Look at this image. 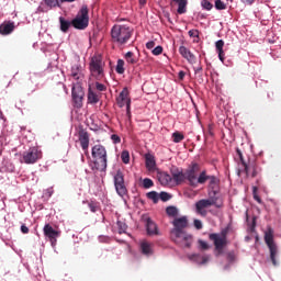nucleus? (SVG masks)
<instances>
[{
	"mask_svg": "<svg viewBox=\"0 0 281 281\" xmlns=\"http://www.w3.org/2000/svg\"><path fill=\"white\" fill-rule=\"evenodd\" d=\"M111 139L114 140V144H120V142H122V139L120 138V136H117V135H115V134L111 136Z\"/></svg>",
	"mask_w": 281,
	"mask_h": 281,
	"instance_id": "nucleus-55",
	"label": "nucleus"
},
{
	"mask_svg": "<svg viewBox=\"0 0 281 281\" xmlns=\"http://www.w3.org/2000/svg\"><path fill=\"white\" fill-rule=\"evenodd\" d=\"M21 232H22V234H30V228L27 226H25V224H24L21 226Z\"/></svg>",
	"mask_w": 281,
	"mask_h": 281,
	"instance_id": "nucleus-56",
	"label": "nucleus"
},
{
	"mask_svg": "<svg viewBox=\"0 0 281 281\" xmlns=\"http://www.w3.org/2000/svg\"><path fill=\"white\" fill-rule=\"evenodd\" d=\"M97 91H104L106 89V86L100 82H95Z\"/></svg>",
	"mask_w": 281,
	"mask_h": 281,
	"instance_id": "nucleus-52",
	"label": "nucleus"
},
{
	"mask_svg": "<svg viewBox=\"0 0 281 281\" xmlns=\"http://www.w3.org/2000/svg\"><path fill=\"white\" fill-rule=\"evenodd\" d=\"M199 170H201V167L196 162H192L189 169L184 172L186 181L189 182V186L191 188H196V179L199 177Z\"/></svg>",
	"mask_w": 281,
	"mask_h": 281,
	"instance_id": "nucleus-11",
	"label": "nucleus"
},
{
	"mask_svg": "<svg viewBox=\"0 0 281 281\" xmlns=\"http://www.w3.org/2000/svg\"><path fill=\"white\" fill-rule=\"evenodd\" d=\"M170 5L171 8L178 5V14H186V12H188V0H171Z\"/></svg>",
	"mask_w": 281,
	"mask_h": 281,
	"instance_id": "nucleus-19",
	"label": "nucleus"
},
{
	"mask_svg": "<svg viewBox=\"0 0 281 281\" xmlns=\"http://www.w3.org/2000/svg\"><path fill=\"white\" fill-rule=\"evenodd\" d=\"M133 29L126 24H114L110 31L111 42L119 47H124L133 38Z\"/></svg>",
	"mask_w": 281,
	"mask_h": 281,
	"instance_id": "nucleus-1",
	"label": "nucleus"
},
{
	"mask_svg": "<svg viewBox=\"0 0 281 281\" xmlns=\"http://www.w3.org/2000/svg\"><path fill=\"white\" fill-rule=\"evenodd\" d=\"M227 233V228H225L221 233H212L209 235L210 240L214 244L215 251H217V256H221L223 249L228 245Z\"/></svg>",
	"mask_w": 281,
	"mask_h": 281,
	"instance_id": "nucleus-7",
	"label": "nucleus"
},
{
	"mask_svg": "<svg viewBox=\"0 0 281 281\" xmlns=\"http://www.w3.org/2000/svg\"><path fill=\"white\" fill-rule=\"evenodd\" d=\"M38 159H43V151L38 147H32L23 154L21 164H36Z\"/></svg>",
	"mask_w": 281,
	"mask_h": 281,
	"instance_id": "nucleus-9",
	"label": "nucleus"
},
{
	"mask_svg": "<svg viewBox=\"0 0 281 281\" xmlns=\"http://www.w3.org/2000/svg\"><path fill=\"white\" fill-rule=\"evenodd\" d=\"M273 228L269 226L267 232L265 233V243L270 251V260L274 267H278V260L276 259L278 256V245L273 241Z\"/></svg>",
	"mask_w": 281,
	"mask_h": 281,
	"instance_id": "nucleus-6",
	"label": "nucleus"
},
{
	"mask_svg": "<svg viewBox=\"0 0 281 281\" xmlns=\"http://www.w3.org/2000/svg\"><path fill=\"white\" fill-rule=\"evenodd\" d=\"M14 22L5 21L0 25V34L2 36H8V34H12L14 32Z\"/></svg>",
	"mask_w": 281,
	"mask_h": 281,
	"instance_id": "nucleus-21",
	"label": "nucleus"
},
{
	"mask_svg": "<svg viewBox=\"0 0 281 281\" xmlns=\"http://www.w3.org/2000/svg\"><path fill=\"white\" fill-rule=\"evenodd\" d=\"M229 1H234V0H229Z\"/></svg>",
	"mask_w": 281,
	"mask_h": 281,
	"instance_id": "nucleus-64",
	"label": "nucleus"
},
{
	"mask_svg": "<svg viewBox=\"0 0 281 281\" xmlns=\"http://www.w3.org/2000/svg\"><path fill=\"white\" fill-rule=\"evenodd\" d=\"M44 3L49 10H53V8H60L59 0H44Z\"/></svg>",
	"mask_w": 281,
	"mask_h": 281,
	"instance_id": "nucleus-34",
	"label": "nucleus"
},
{
	"mask_svg": "<svg viewBox=\"0 0 281 281\" xmlns=\"http://www.w3.org/2000/svg\"><path fill=\"white\" fill-rule=\"evenodd\" d=\"M116 74H124V59H119L115 68Z\"/></svg>",
	"mask_w": 281,
	"mask_h": 281,
	"instance_id": "nucleus-37",
	"label": "nucleus"
},
{
	"mask_svg": "<svg viewBox=\"0 0 281 281\" xmlns=\"http://www.w3.org/2000/svg\"><path fill=\"white\" fill-rule=\"evenodd\" d=\"M193 225L195 229H203V223L200 220H194Z\"/></svg>",
	"mask_w": 281,
	"mask_h": 281,
	"instance_id": "nucleus-50",
	"label": "nucleus"
},
{
	"mask_svg": "<svg viewBox=\"0 0 281 281\" xmlns=\"http://www.w3.org/2000/svg\"><path fill=\"white\" fill-rule=\"evenodd\" d=\"M209 179H210V176H207V172L202 171L196 178L195 188H199V183L200 186H203Z\"/></svg>",
	"mask_w": 281,
	"mask_h": 281,
	"instance_id": "nucleus-29",
	"label": "nucleus"
},
{
	"mask_svg": "<svg viewBox=\"0 0 281 281\" xmlns=\"http://www.w3.org/2000/svg\"><path fill=\"white\" fill-rule=\"evenodd\" d=\"M159 199H161L164 202L166 201H170V199H172V196L168 193V192H160V194H158Z\"/></svg>",
	"mask_w": 281,
	"mask_h": 281,
	"instance_id": "nucleus-45",
	"label": "nucleus"
},
{
	"mask_svg": "<svg viewBox=\"0 0 281 281\" xmlns=\"http://www.w3.org/2000/svg\"><path fill=\"white\" fill-rule=\"evenodd\" d=\"M218 198H211V199H203L195 203V212L200 216H207V207H212V205H215V207H223V203H218Z\"/></svg>",
	"mask_w": 281,
	"mask_h": 281,
	"instance_id": "nucleus-8",
	"label": "nucleus"
},
{
	"mask_svg": "<svg viewBox=\"0 0 281 281\" xmlns=\"http://www.w3.org/2000/svg\"><path fill=\"white\" fill-rule=\"evenodd\" d=\"M172 225L173 229L171 231V233H173L175 236H179L181 232H184L183 229L188 227V217H177L173 220Z\"/></svg>",
	"mask_w": 281,
	"mask_h": 281,
	"instance_id": "nucleus-16",
	"label": "nucleus"
},
{
	"mask_svg": "<svg viewBox=\"0 0 281 281\" xmlns=\"http://www.w3.org/2000/svg\"><path fill=\"white\" fill-rule=\"evenodd\" d=\"M43 233L45 238H47L52 245V247H56V243L58 237L60 236V232L54 229V227H52V225L49 224H45L44 228H43Z\"/></svg>",
	"mask_w": 281,
	"mask_h": 281,
	"instance_id": "nucleus-15",
	"label": "nucleus"
},
{
	"mask_svg": "<svg viewBox=\"0 0 281 281\" xmlns=\"http://www.w3.org/2000/svg\"><path fill=\"white\" fill-rule=\"evenodd\" d=\"M201 5L204 10H212V8H214V4H212L210 0H202Z\"/></svg>",
	"mask_w": 281,
	"mask_h": 281,
	"instance_id": "nucleus-44",
	"label": "nucleus"
},
{
	"mask_svg": "<svg viewBox=\"0 0 281 281\" xmlns=\"http://www.w3.org/2000/svg\"><path fill=\"white\" fill-rule=\"evenodd\" d=\"M166 212H167L168 216H177V214H179V211L175 206H168L166 209Z\"/></svg>",
	"mask_w": 281,
	"mask_h": 281,
	"instance_id": "nucleus-41",
	"label": "nucleus"
},
{
	"mask_svg": "<svg viewBox=\"0 0 281 281\" xmlns=\"http://www.w3.org/2000/svg\"><path fill=\"white\" fill-rule=\"evenodd\" d=\"M146 196L149 199V201H153V203H159V193H157V191H150L146 194Z\"/></svg>",
	"mask_w": 281,
	"mask_h": 281,
	"instance_id": "nucleus-33",
	"label": "nucleus"
},
{
	"mask_svg": "<svg viewBox=\"0 0 281 281\" xmlns=\"http://www.w3.org/2000/svg\"><path fill=\"white\" fill-rule=\"evenodd\" d=\"M237 154L246 177H249V175L250 177H252V179L258 177V175H260V172L262 171L258 162L256 160H249L247 164L245 161V158L243 157V153L240 151V149H237Z\"/></svg>",
	"mask_w": 281,
	"mask_h": 281,
	"instance_id": "nucleus-5",
	"label": "nucleus"
},
{
	"mask_svg": "<svg viewBox=\"0 0 281 281\" xmlns=\"http://www.w3.org/2000/svg\"><path fill=\"white\" fill-rule=\"evenodd\" d=\"M162 52H164V47H161V46H156L154 49H153V54H154V56H159V55H161L162 54Z\"/></svg>",
	"mask_w": 281,
	"mask_h": 281,
	"instance_id": "nucleus-46",
	"label": "nucleus"
},
{
	"mask_svg": "<svg viewBox=\"0 0 281 281\" xmlns=\"http://www.w3.org/2000/svg\"><path fill=\"white\" fill-rule=\"evenodd\" d=\"M145 166L149 172H154L157 169V161L155 160V155L145 154Z\"/></svg>",
	"mask_w": 281,
	"mask_h": 281,
	"instance_id": "nucleus-22",
	"label": "nucleus"
},
{
	"mask_svg": "<svg viewBox=\"0 0 281 281\" xmlns=\"http://www.w3.org/2000/svg\"><path fill=\"white\" fill-rule=\"evenodd\" d=\"M153 186H155V182H153L151 179L145 178L143 180V187L145 188V190H148L149 188H153Z\"/></svg>",
	"mask_w": 281,
	"mask_h": 281,
	"instance_id": "nucleus-40",
	"label": "nucleus"
},
{
	"mask_svg": "<svg viewBox=\"0 0 281 281\" xmlns=\"http://www.w3.org/2000/svg\"><path fill=\"white\" fill-rule=\"evenodd\" d=\"M71 23L75 30H87L89 27V7L87 4L80 8Z\"/></svg>",
	"mask_w": 281,
	"mask_h": 281,
	"instance_id": "nucleus-3",
	"label": "nucleus"
},
{
	"mask_svg": "<svg viewBox=\"0 0 281 281\" xmlns=\"http://www.w3.org/2000/svg\"><path fill=\"white\" fill-rule=\"evenodd\" d=\"M72 102L77 109H82V100H85V90L80 83H75L72 86Z\"/></svg>",
	"mask_w": 281,
	"mask_h": 281,
	"instance_id": "nucleus-13",
	"label": "nucleus"
},
{
	"mask_svg": "<svg viewBox=\"0 0 281 281\" xmlns=\"http://www.w3.org/2000/svg\"><path fill=\"white\" fill-rule=\"evenodd\" d=\"M116 104L120 109L126 106V113L131 116V98L128 97V88H124L119 97H116Z\"/></svg>",
	"mask_w": 281,
	"mask_h": 281,
	"instance_id": "nucleus-12",
	"label": "nucleus"
},
{
	"mask_svg": "<svg viewBox=\"0 0 281 281\" xmlns=\"http://www.w3.org/2000/svg\"><path fill=\"white\" fill-rule=\"evenodd\" d=\"M59 27L60 31L64 32V34H67L69 32V27H71L72 23L71 21H68L67 19H65L64 16L59 18Z\"/></svg>",
	"mask_w": 281,
	"mask_h": 281,
	"instance_id": "nucleus-26",
	"label": "nucleus"
},
{
	"mask_svg": "<svg viewBox=\"0 0 281 281\" xmlns=\"http://www.w3.org/2000/svg\"><path fill=\"white\" fill-rule=\"evenodd\" d=\"M179 54L182 56V58H184L186 60H188V63H190V65H194L196 63V56H194L190 49L186 46H180L179 47Z\"/></svg>",
	"mask_w": 281,
	"mask_h": 281,
	"instance_id": "nucleus-18",
	"label": "nucleus"
},
{
	"mask_svg": "<svg viewBox=\"0 0 281 281\" xmlns=\"http://www.w3.org/2000/svg\"><path fill=\"white\" fill-rule=\"evenodd\" d=\"M124 58L127 65H137V63H139V58H137V56H135V53L133 52H127Z\"/></svg>",
	"mask_w": 281,
	"mask_h": 281,
	"instance_id": "nucleus-27",
	"label": "nucleus"
},
{
	"mask_svg": "<svg viewBox=\"0 0 281 281\" xmlns=\"http://www.w3.org/2000/svg\"><path fill=\"white\" fill-rule=\"evenodd\" d=\"M171 172V181L173 180L176 186H181L186 181V172L183 169H179V167H173L170 170Z\"/></svg>",
	"mask_w": 281,
	"mask_h": 281,
	"instance_id": "nucleus-17",
	"label": "nucleus"
},
{
	"mask_svg": "<svg viewBox=\"0 0 281 281\" xmlns=\"http://www.w3.org/2000/svg\"><path fill=\"white\" fill-rule=\"evenodd\" d=\"M216 52L222 50L223 47H225V42L223 40H220L215 43Z\"/></svg>",
	"mask_w": 281,
	"mask_h": 281,
	"instance_id": "nucleus-47",
	"label": "nucleus"
},
{
	"mask_svg": "<svg viewBox=\"0 0 281 281\" xmlns=\"http://www.w3.org/2000/svg\"><path fill=\"white\" fill-rule=\"evenodd\" d=\"M88 102H89V104H98L100 102L98 94H95V92L91 91V89H89V92H88Z\"/></svg>",
	"mask_w": 281,
	"mask_h": 281,
	"instance_id": "nucleus-30",
	"label": "nucleus"
},
{
	"mask_svg": "<svg viewBox=\"0 0 281 281\" xmlns=\"http://www.w3.org/2000/svg\"><path fill=\"white\" fill-rule=\"evenodd\" d=\"M202 68H198L196 71H201Z\"/></svg>",
	"mask_w": 281,
	"mask_h": 281,
	"instance_id": "nucleus-63",
	"label": "nucleus"
},
{
	"mask_svg": "<svg viewBox=\"0 0 281 281\" xmlns=\"http://www.w3.org/2000/svg\"><path fill=\"white\" fill-rule=\"evenodd\" d=\"M82 72V66H80L79 64H75L71 67V77L75 80H80V74Z\"/></svg>",
	"mask_w": 281,
	"mask_h": 281,
	"instance_id": "nucleus-28",
	"label": "nucleus"
},
{
	"mask_svg": "<svg viewBox=\"0 0 281 281\" xmlns=\"http://www.w3.org/2000/svg\"><path fill=\"white\" fill-rule=\"evenodd\" d=\"M171 240L180 247H190L192 245V235L188 234L186 231H181V234L178 236L171 233Z\"/></svg>",
	"mask_w": 281,
	"mask_h": 281,
	"instance_id": "nucleus-14",
	"label": "nucleus"
},
{
	"mask_svg": "<svg viewBox=\"0 0 281 281\" xmlns=\"http://www.w3.org/2000/svg\"><path fill=\"white\" fill-rule=\"evenodd\" d=\"M198 245H199L201 251H207V249H210V244H207V241H205L203 239H199Z\"/></svg>",
	"mask_w": 281,
	"mask_h": 281,
	"instance_id": "nucleus-38",
	"label": "nucleus"
},
{
	"mask_svg": "<svg viewBox=\"0 0 281 281\" xmlns=\"http://www.w3.org/2000/svg\"><path fill=\"white\" fill-rule=\"evenodd\" d=\"M146 232L148 236H159V228L150 217L146 218Z\"/></svg>",
	"mask_w": 281,
	"mask_h": 281,
	"instance_id": "nucleus-20",
	"label": "nucleus"
},
{
	"mask_svg": "<svg viewBox=\"0 0 281 281\" xmlns=\"http://www.w3.org/2000/svg\"><path fill=\"white\" fill-rule=\"evenodd\" d=\"M88 207H89V210L92 211V212H98V203H97V202H90V203L88 204Z\"/></svg>",
	"mask_w": 281,
	"mask_h": 281,
	"instance_id": "nucleus-48",
	"label": "nucleus"
},
{
	"mask_svg": "<svg viewBox=\"0 0 281 281\" xmlns=\"http://www.w3.org/2000/svg\"><path fill=\"white\" fill-rule=\"evenodd\" d=\"M121 159H122L123 164H130V161H131V154H128V150L122 151Z\"/></svg>",
	"mask_w": 281,
	"mask_h": 281,
	"instance_id": "nucleus-39",
	"label": "nucleus"
},
{
	"mask_svg": "<svg viewBox=\"0 0 281 281\" xmlns=\"http://www.w3.org/2000/svg\"><path fill=\"white\" fill-rule=\"evenodd\" d=\"M216 10H227V4L222 0H215Z\"/></svg>",
	"mask_w": 281,
	"mask_h": 281,
	"instance_id": "nucleus-42",
	"label": "nucleus"
},
{
	"mask_svg": "<svg viewBox=\"0 0 281 281\" xmlns=\"http://www.w3.org/2000/svg\"><path fill=\"white\" fill-rule=\"evenodd\" d=\"M81 161H85V156L83 155H81Z\"/></svg>",
	"mask_w": 281,
	"mask_h": 281,
	"instance_id": "nucleus-62",
	"label": "nucleus"
},
{
	"mask_svg": "<svg viewBox=\"0 0 281 281\" xmlns=\"http://www.w3.org/2000/svg\"><path fill=\"white\" fill-rule=\"evenodd\" d=\"M191 259L195 260V262H199L200 265H205L210 260V257L207 256L201 257V255H192Z\"/></svg>",
	"mask_w": 281,
	"mask_h": 281,
	"instance_id": "nucleus-31",
	"label": "nucleus"
},
{
	"mask_svg": "<svg viewBox=\"0 0 281 281\" xmlns=\"http://www.w3.org/2000/svg\"><path fill=\"white\" fill-rule=\"evenodd\" d=\"M114 188L117 192L119 196H126L128 190L126 189V184L124 182V172L122 169H117L114 173Z\"/></svg>",
	"mask_w": 281,
	"mask_h": 281,
	"instance_id": "nucleus-10",
	"label": "nucleus"
},
{
	"mask_svg": "<svg viewBox=\"0 0 281 281\" xmlns=\"http://www.w3.org/2000/svg\"><path fill=\"white\" fill-rule=\"evenodd\" d=\"M172 139H173L175 144H179L180 142H183V139H186V136H183V134H181L179 132H175L172 134Z\"/></svg>",
	"mask_w": 281,
	"mask_h": 281,
	"instance_id": "nucleus-36",
	"label": "nucleus"
},
{
	"mask_svg": "<svg viewBox=\"0 0 281 281\" xmlns=\"http://www.w3.org/2000/svg\"><path fill=\"white\" fill-rule=\"evenodd\" d=\"M227 260H229V262H234V260H236L234 251L227 254Z\"/></svg>",
	"mask_w": 281,
	"mask_h": 281,
	"instance_id": "nucleus-53",
	"label": "nucleus"
},
{
	"mask_svg": "<svg viewBox=\"0 0 281 281\" xmlns=\"http://www.w3.org/2000/svg\"><path fill=\"white\" fill-rule=\"evenodd\" d=\"M92 158L94 159L92 170L104 172L106 170V148L102 145H94L92 147Z\"/></svg>",
	"mask_w": 281,
	"mask_h": 281,
	"instance_id": "nucleus-2",
	"label": "nucleus"
},
{
	"mask_svg": "<svg viewBox=\"0 0 281 281\" xmlns=\"http://www.w3.org/2000/svg\"><path fill=\"white\" fill-rule=\"evenodd\" d=\"M140 5H146L147 0H138Z\"/></svg>",
	"mask_w": 281,
	"mask_h": 281,
	"instance_id": "nucleus-61",
	"label": "nucleus"
},
{
	"mask_svg": "<svg viewBox=\"0 0 281 281\" xmlns=\"http://www.w3.org/2000/svg\"><path fill=\"white\" fill-rule=\"evenodd\" d=\"M221 63H225V50H217Z\"/></svg>",
	"mask_w": 281,
	"mask_h": 281,
	"instance_id": "nucleus-51",
	"label": "nucleus"
},
{
	"mask_svg": "<svg viewBox=\"0 0 281 281\" xmlns=\"http://www.w3.org/2000/svg\"><path fill=\"white\" fill-rule=\"evenodd\" d=\"M139 249H140V252L143 254V256L148 257V256H153V254H154L153 243H150V241H146V240L140 241Z\"/></svg>",
	"mask_w": 281,
	"mask_h": 281,
	"instance_id": "nucleus-23",
	"label": "nucleus"
},
{
	"mask_svg": "<svg viewBox=\"0 0 281 281\" xmlns=\"http://www.w3.org/2000/svg\"><path fill=\"white\" fill-rule=\"evenodd\" d=\"M79 142L82 150H89V133L80 132L79 133Z\"/></svg>",
	"mask_w": 281,
	"mask_h": 281,
	"instance_id": "nucleus-24",
	"label": "nucleus"
},
{
	"mask_svg": "<svg viewBox=\"0 0 281 281\" xmlns=\"http://www.w3.org/2000/svg\"><path fill=\"white\" fill-rule=\"evenodd\" d=\"M178 78H179V80H183V78H186V71L180 70L178 74Z\"/></svg>",
	"mask_w": 281,
	"mask_h": 281,
	"instance_id": "nucleus-57",
	"label": "nucleus"
},
{
	"mask_svg": "<svg viewBox=\"0 0 281 281\" xmlns=\"http://www.w3.org/2000/svg\"><path fill=\"white\" fill-rule=\"evenodd\" d=\"M158 181L161 186H170L172 183V176L168 172H160L158 173Z\"/></svg>",
	"mask_w": 281,
	"mask_h": 281,
	"instance_id": "nucleus-25",
	"label": "nucleus"
},
{
	"mask_svg": "<svg viewBox=\"0 0 281 281\" xmlns=\"http://www.w3.org/2000/svg\"><path fill=\"white\" fill-rule=\"evenodd\" d=\"M37 11L42 13L48 12V10L43 7H38Z\"/></svg>",
	"mask_w": 281,
	"mask_h": 281,
	"instance_id": "nucleus-58",
	"label": "nucleus"
},
{
	"mask_svg": "<svg viewBox=\"0 0 281 281\" xmlns=\"http://www.w3.org/2000/svg\"><path fill=\"white\" fill-rule=\"evenodd\" d=\"M252 196L257 203L262 204V199H260V195H258V187H252Z\"/></svg>",
	"mask_w": 281,
	"mask_h": 281,
	"instance_id": "nucleus-43",
	"label": "nucleus"
},
{
	"mask_svg": "<svg viewBox=\"0 0 281 281\" xmlns=\"http://www.w3.org/2000/svg\"><path fill=\"white\" fill-rule=\"evenodd\" d=\"M189 36L191 38H199V30H190L189 31Z\"/></svg>",
	"mask_w": 281,
	"mask_h": 281,
	"instance_id": "nucleus-49",
	"label": "nucleus"
},
{
	"mask_svg": "<svg viewBox=\"0 0 281 281\" xmlns=\"http://www.w3.org/2000/svg\"><path fill=\"white\" fill-rule=\"evenodd\" d=\"M147 49H154L155 48V41H150L146 43Z\"/></svg>",
	"mask_w": 281,
	"mask_h": 281,
	"instance_id": "nucleus-54",
	"label": "nucleus"
},
{
	"mask_svg": "<svg viewBox=\"0 0 281 281\" xmlns=\"http://www.w3.org/2000/svg\"><path fill=\"white\" fill-rule=\"evenodd\" d=\"M209 188H211V190H216V188L218 187V178H216L215 176H209Z\"/></svg>",
	"mask_w": 281,
	"mask_h": 281,
	"instance_id": "nucleus-32",
	"label": "nucleus"
},
{
	"mask_svg": "<svg viewBox=\"0 0 281 281\" xmlns=\"http://www.w3.org/2000/svg\"><path fill=\"white\" fill-rule=\"evenodd\" d=\"M245 3H247L248 5H251V3H254L255 0H243Z\"/></svg>",
	"mask_w": 281,
	"mask_h": 281,
	"instance_id": "nucleus-60",
	"label": "nucleus"
},
{
	"mask_svg": "<svg viewBox=\"0 0 281 281\" xmlns=\"http://www.w3.org/2000/svg\"><path fill=\"white\" fill-rule=\"evenodd\" d=\"M116 227L119 229V234H126V229H128V226L126 225V223L122 221L116 222Z\"/></svg>",
	"mask_w": 281,
	"mask_h": 281,
	"instance_id": "nucleus-35",
	"label": "nucleus"
},
{
	"mask_svg": "<svg viewBox=\"0 0 281 281\" xmlns=\"http://www.w3.org/2000/svg\"><path fill=\"white\" fill-rule=\"evenodd\" d=\"M76 0H60L61 3H74Z\"/></svg>",
	"mask_w": 281,
	"mask_h": 281,
	"instance_id": "nucleus-59",
	"label": "nucleus"
},
{
	"mask_svg": "<svg viewBox=\"0 0 281 281\" xmlns=\"http://www.w3.org/2000/svg\"><path fill=\"white\" fill-rule=\"evenodd\" d=\"M89 69L91 78H94V80H104V63L102 56H93Z\"/></svg>",
	"mask_w": 281,
	"mask_h": 281,
	"instance_id": "nucleus-4",
	"label": "nucleus"
}]
</instances>
